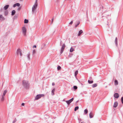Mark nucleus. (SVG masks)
Wrapping results in <instances>:
<instances>
[{
	"label": "nucleus",
	"mask_w": 123,
	"mask_h": 123,
	"mask_svg": "<svg viewBox=\"0 0 123 123\" xmlns=\"http://www.w3.org/2000/svg\"><path fill=\"white\" fill-rule=\"evenodd\" d=\"M37 0H36L35 3L32 7V12L33 14H35L36 13V9L37 6Z\"/></svg>",
	"instance_id": "1"
},
{
	"label": "nucleus",
	"mask_w": 123,
	"mask_h": 123,
	"mask_svg": "<svg viewBox=\"0 0 123 123\" xmlns=\"http://www.w3.org/2000/svg\"><path fill=\"white\" fill-rule=\"evenodd\" d=\"M23 86L26 88H27L29 86L28 82L27 81L24 80L23 81Z\"/></svg>",
	"instance_id": "2"
},
{
	"label": "nucleus",
	"mask_w": 123,
	"mask_h": 123,
	"mask_svg": "<svg viewBox=\"0 0 123 123\" xmlns=\"http://www.w3.org/2000/svg\"><path fill=\"white\" fill-rule=\"evenodd\" d=\"M44 96V95L43 94H38L37 95L35 99L36 100H38L40 99L41 97Z\"/></svg>",
	"instance_id": "3"
},
{
	"label": "nucleus",
	"mask_w": 123,
	"mask_h": 123,
	"mask_svg": "<svg viewBox=\"0 0 123 123\" xmlns=\"http://www.w3.org/2000/svg\"><path fill=\"white\" fill-rule=\"evenodd\" d=\"M17 55L21 56L22 55V51L20 49H18L17 51Z\"/></svg>",
	"instance_id": "4"
},
{
	"label": "nucleus",
	"mask_w": 123,
	"mask_h": 123,
	"mask_svg": "<svg viewBox=\"0 0 123 123\" xmlns=\"http://www.w3.org/2000/svg\"><path fill=\"white\" fill-rule=\"evenodd\" d=\"M22 31L24 35L25 36L26 35V28L25 27H22Z\"/></svg>",
	"instance_id": "5"
},
{
	"label": "nucleus",
	"mask_w": 123,
	"mask_h": 123,
	"mask_svg": "<svg viewBox=\"0 0 123 123\" xmlns=\"http://www.w3.org/2000/svg\"><path fill=\"white\" fill-rule=\"evenodd\" d=\"M74 99V98H72L71 99L68 100L66 101H65L66 102V103L68 105H69L73 101Z\"/></svg>",
	"instance_id": "6"
},
{
	"label": "nucleus",
	"mask_w": 123,
	"mask_h": 123,
	"mask_svg": "<svg viewBox=\"0 0 123 123\" xmlns=\"http://www.w3.org/2000/svg\"><path fill=\"white\" fill-rule=\"evenodd\" d=\"M65 47V44H64L62 45L61 49V53L62 54L63 51Z\"/></svg>",
	"instance_id": "7"
},
{
	"label": "nucleus",
	"mask_w": 123,
	"mask_h": 123,
	"mask_svg": "<svg viewBox=\"0 0 123 123\" xmlns=\"http://www.w3.org/2000/svg\"><path fill=\"white\" fill-rule=\"evenodd\" d=\"M36 53V49H33L32 52V55L33 57H34L35 56V55Z\"/></svg>",
	"instance_id": "8"
},
{
	"label": "nucleus",
	"mask_w": 123,
	"mask_h": 123,
	"mask_svg": "<svg viewBox=\"0 0 123 123\" xmlns=\"http://www.w3.org/2000/svg\"><path fill=\"white\" fill-rule=\"evenodd\" d=\"M119 96V95L118 93H116L114 95V97L115 98H118Z\"/></svg>",
	"instance_id": "9"
},
{
	"label": "nucleus",
	"mask_w": 123,
	"mask_h": 123,
	"mask_svg": "<svg viewBox=\"0 0 123 123\" xmlns=\"http://www.w3.org/2000/svg\"><path fill=\"white\" fill-rule=\"evenodd\" d=\"M115 43L116 44V45L117 47L118 46L117 44V38L116 37L115 38Z\"/></svg>",
	"instance_id": "10"
},
{
	"label": "nucleus",
	"mask_w": 123,
	"mask_h": 123,
	"mask_svg": "<svg viewBox=\"0 0 123 123\" xmlns=\"http://www.w3.org/2000/svg\"><path fill=\"white\" fill-rule=\"evenodd\" d=\"M20 4L18 3H17L16 4H15L13 5V7H14L16 6H20Z\"/></svg>",
	"instance_id": "11"
},
{
	"label": "nucleus",
	"mask_w": 123,
	"mask_h": 123,
	"mask_svg": "<svg viewBox=\"0 0 123 123\" xmlns=\"http://www.w3.org/2000/svg\"><path fill=\"white\" fill-rule=\"evenodd\" d=\"M5 19L4 18L2 15H0V20H4Z\"/></svg>",
	"instance_id": "12"
},
{
	"label": "nucleus",
	"mask_w": 123,
	"mask_h": 123,
	"mask_svg": "<svg viewBox=\"0 0 123 123\" xmlns=\"http://www.w3.org/2000/svg\"><path fill=\"white\" fill-rule=\"evenodd\" d=\"M118 105V103L117 102H115L114 104L113 105V107L115 108Z\"/></svg>",
	"instance_id": "13"
},
{
	"label": "nucleus",
	"mask_w": 123,
	"mask_h": 123,
	"mask_svg": "<svg viewBox=\"0 0 123 123\" xmlns=\"http://www.w3.org/2000/svg\"><path fill=\"white\" fill-rule=\"evenodd\" d=\"M83 31L82 30H80L79 31L78 34V36H80L81 34L83 33Z\"/></svg>",
	"instance_id": "14"
},
{
	"label": "nucleus",
	"mask_w": 123,
	"mask_h": 123,
	"mask_svg": "<svg viewBox=\"0 0 123 123\" xmlns=\"http://www.w3.org/2000/svg\"><path fill=\"white\" fill-rule=\"evenodd\" d=\"M90 117V118H92L93 117V113L91 112L89 114Z\"/></svg>",
	"instance_id": "15"
},
{
	"label": "nucleus",
	"mask_w": 123,
	"mask_h": 123,
	"mask_svg": "<svg viewBox=\"0 0 123 123\" xmlns=\"http://www.w3.org/2000/svg\"><path fill=\"white\" fill-rule=\"evenodd\" d=\"M9 6V5H7L5 6L4 7V9L5 10H6L8 9Z\"/></svg>",
	"instance_id": "16"
},
{
	"label": "nucleus",
	"mask_w": 123,
	"mask_h": 123,
	"mask_svg": "<svg viewBox=\"0 0 123 123\" xmlns=\"http://www.w3.org/2000/svg\"><path fill=\"white\" fill-rule=\"evenodd\" d=\"M55 90V89L54 88L51 91V94L53 95H54V92Z\"/></svg>",
	"instance_id": "17"
},
{
	"label": "nucleus",
	"mask_w": 123,
	"mask_h": 123,
	"mask_svg": "<svg viewBox=\"0 0 123 123\" xmlns=\"http://www.w3.org/2000/svg\"><path fill=\"white\" fill-rule=\"evenodd\" d=\"M97 86V85L95 83L93 84L92 86V87L93 88H94L95 87H96Z\"/></svg>",
	"instance_id": "18"
},
{
	"label": "nucleus",
	"mask_w": 123,
	"mask_h": 123,
	"mask_svg": "<svg viewBox=\"0 0 123 123\" xmlns=\"http://www.w3.org/2000/svg\"><path fill=\"white\" fill-rule=\"evenodd\" d=\"M15 12H16L15 10H13L12 12V15H13L15 14Z\"/></svg>",
	"instance_id": "19"
},
{
	"label": "nucleus",
	"mask_w": 123,
	"mask_h": 123,
	"mask_svg": "<svg viewBox=\"0 0 123 123\" xmlns=\"http://www.w3.org/2000/svg\"><path fill=\"white\" fill-rule=\"evenodd\" d=\"M6 92L7 90H5V91H4L3 93V94L2 95L5 96Z\"/></svg>",
	"instance_id": "20"
},
{
	"label": "nucleus",
	"mask_w": 123,
	"mask_h": 123,
	"mask_svg": "<svg viewBox=\"0 0 123 123\" xmlns=\"http://www.w3.org/2000/svg\"><path fill=\"white\" fill-rule=\"evenodd\" d=\"M88 82L89 84H92L93 83V80H88Z\"/></svg>",
	"instance_id": "21"
},
{
	"label": "nucleus",
	"mask_w": 123,
	"mask_h": 123,
	"mask_svg": "<svg viewBox=\"0 0 123 123\" xmlns=\"http://www.w3.org/2000/svg\"><path fill=\"white\" fill-rule=\"evenodd\" d=\"M88 112V111L87 109H85L84 111V113L85 114H86Z\"/></svg>",
	"instance_id": "22"
},
{
	"label": "nucleus",
	"mask_w": 123,
	"mask_h": 123,
	"mask_svg": "<svg viewBox=\"0 0 123 123\" xmlns=\"http://www.w3.org/2000/svg\"><path fill=\"white\" fill-rule=\"evenodd\" d=\"M28 20L26 19H25L24 20V23H28Z\"/></svg>",
	"instance_id": "23"
},
{
	"label": "nucleus",
	"mask_w": 123,
	"mask_h": 123,
	"mask_svg": "<svg viewBox=\"0 0 123 123\" xmlns=\"http://www.w3.org/2000/svg\"><path fill=\"white\" fill-rule=\"evenodd\" d=\"M78 70H77L76 71L75 73V76H76L78 74Z\"/></svg>",
	"instance_id": "24"
},
{
	"label": "nucleus",
	"mask_w": 123,
	"mask_h": 123,
	"mask_svg": "<svg viewBox=\"0 0 123 123\" xmlns=\"http://www.w3.org/2000/svg\"><path fill=\"white\" fill-rule=\"evenodd\" d=\"M74 51V49L72 47H71L70 49V52H72Z\"/></svg>",
	"instance_id": "25"
},
{
	"label": "nucleus",
	"mask_w": 123,
	"mask_h": 123,
	"mask_svg": "<svg viewBox=\"0 0 123 123\" xmlns=\"http://www.w3.org/2000/svg\"><path fill=\"white\" fill-rule=\"evenodd\" d=\"M4 96L2 95V98L1 99V100L2 101H3L4 100Z\"/></svg>",
	"instance_id": "26"
},
{
	"label": "nucleus",
	"mask_w": 123,
	"mask_h": 123,
	"mask_svg": "<svg viewBox=\"0 0 123 123\" xmlns=\"http://www.w3.org/2000/svg\"><path fill=\"white\" fill-rule=\"evenodd\" d=\"M79 109V107L78 106L76 107L74 109V111H76Z\"/></svg>",
	"instance_id": "27"
},
{
	"label": "nucleus",
	"mask_w": 123,
	"mask_h": 123,
	"mask_svg": "<svg viewBox=\"0 0 123 123\" xmlns=\"http://www.w3.org/2000/svg\"><path fill=\"white\" fill-rule=\"evenodd\" d=\"M77 24H76L75 25V27H77V26L79 25V24L80 23V22L79 21H78L77 22Z\"/></svg>",
	"instance_id": "28"
},
{
	"label": "nucleus",
	"mask_w": 123,
	"mask_h": 123,
	"mask_svg": "<svg viewBox=\"0 0 123 123\" xmlns=\"http://www.w3.org/2000/svg\"><path fill=\"white\" fill-rule=\"evenodd\" d=\"M8 14V12L7 11H6L5 12V14L6 15Z\"/></svg>",
	"instance_id": "29"
},
{
	"label": "nucleus",
	"mask_w": 123,
	"mask_h": 123,
	"mask_svg": "<svg viewBox=\"0 0 123 123\" xmlns=\"http://www.w3.org/2000/svg\"><path fill=\"white\" fill-rule=\"evenodd\" d=\"M114 82L116 84V85L118 84V82L117 80H115L114 81Z\"/></svg>",
	"instance_id": "30"
},
{
	"label": "nucleus",
	"mask_w": 123,
	"mask_h": 123,
	"mask_svg": "<svg viewBox=\"0 0 123 123\" xmlns=\"http://www.w3.org/2000/svg\"><path fill=\"white\" fill-rule=\"evenodd\" d=\"M61 67L60 66H58L57 68V69L58 70H60L61 69Z\"/></svg>",
	"instance_id": "31"
},
{
	"label": "nucleus",
	"mask_w": 123,
	"mask_h": 123,
	"mask_svg": "<svg viewBox=\"0 0 123 123\" xmlns=\"http://www.w3.org/2000/svg\"><path fill=\"white\" fill-rule=\"evenodd\" d=\"M121 100L122 103L123 104V97H121Z\"/></svg>",
	"instance_id": "32"
},
{
	"label": "nucleus",
	"mask_w": 123,
	"mask_h": 123,
	"mask_svg": "<svg viewBox=\"0 0 123 123\" xmlns=\"http://www.w3.org/2000/svg\"><path fill=\"white\" fill-rule=\"evenodd\" d=\"M73 87L74 89L75 90L77 88V87L76 86H74Z\"/></svg>",
	"instance_id": "33"
},
{
	"label": "nucleus",
	"mask_w": 123,
	"mask_h": 123,
	"mask_svg": "<svg viewBox=\"0 0 123 123\" xmlns=\"http://www.w3.org/2000/svg\"><path fill=\"white\" fill-rule=\"evenodd\" d=\"M21 7H19L18 9V10H19V11L21 9Z\"/></svg>",
	"instance_id": "34"
},
{
	"label": "nucleus",
	"mask_w": 123,
	"mask_h": 123,
	"mask_svg": "<svg viewBox=\"0 0 123 123\" xmlns=\"http://www.w3.org/2000/svg\"><path fill=\"white\" fill-rule=\"evenodd\" d=\"M54 18H53L52 19V20H51V23H52L53 22V21L54 20Z\"/></svg>",
	"instance_id": "35"
},
{
	"label": "nucleus",
	"mask_w": 123,
	"mask_h": 123,
	"mask_svg": "<svg viewBox=\"0 0 123 123\" xmlns=\"http://www.w3.org/2000/svg\"><path fill=\"white\" fill-rule=\"evenodd\" d=\"M73 23V21H71L69 23V24L71 25Z\"/></svg>",
	"instance_id": "36"
},
{
	"label": "nucleus",
	"mask_w": 123,
	"mask_h": 123,
	"mask_svg": "<svg viewBox=\"0 0 123 123\" xmlns=\"http://www.w3.org/2000/svg\"><path fill=\"white\" fill-rule=\"evenodd\" d=\"M37 46H36L35 45H34L32 47L33 48H36Z\"/></svg>",
	"instance_id": "37"
},
{
	"label": "nucleus",
	"mask_w": 123,
	"mask_h": 123,
	"mask_svg": "<svg viewBox=\"0 0 123 123\" xmlns=\"http://www.w3.org/2000/svg\"><path fill=\"white\" fill-rule=\"evenodd\" d=\"M30 54H29L28 55V57L29 58V60L30 59Z\"/></svg>",
	"instance_id": "38"
},
{
	"label": "nucleus",
	"mask_w": 123,
	"mask_h": 123,
	"mask_svg": "<svg viewBox=\"0 0 123 123\" xmlns=\"http://www.w3.org/2000/svg\"><path fill=\"white\" fill-rule=\"evenodd\" d=\"M24 105H25V103H22L21 104V105L22 106H24Z\"/></svg>",
	"instance_id": "39"
},
{
	"label": "nucleus",
	"mask_w": 123,
	"mask_h": 123,
	"mask_svg": "<svg viewBox=\"0 0 123 123\" xmlns=\"http://www.w3.org/2000/svg\"><path fill=\"white\" fill-rule=\"evenodd\" d=\"M52 86H54L55 85V84L54 82H53L52 83Z\"/></svg>",
	"instance_id": "40"
},
{
	"label": "nucleus",
	"mask_w": 123,
	"mask_h": 123,
	"mask_svg": "<svg viewBox=\"0 0 123 123\" xmlns=\"http://www.w3.org/2000/svg\"><path fill=\"white\" fill-rule=\"evenodd\" d=\"M89 79L90 80H91V79H92V77H90V78H89Z\"/></svg>",
	"instance_id": "41"
},
{
	"label": "nucleus",
	"mask_w": 123,
	"mask_h": 123,
	"mask_svg": "<svg viewBox=\"0 0 123 123\" xmlns=\"http://www.w3.org/2000/svg\"><path fill=\"white\" fill-rule=\"evenodd\" d=\"M62 41H61V43H60V45H61V43Z\"/></svg>",
	"instance_id": "42"
},
{
	"label": "nucleus",
	"mask_w": 123,
	"mask_h": 123,
	"mask_svg": "<svg viewBox=\"0 0 123 123\" xmlns=\"http://www.w3.org/2000/svg\"><path fill=\"white\" fill-rule=\"evenodd\" d=\"M63 101H65L64 100H63Z\"/></svg>",
	"instance_id": "43"
},
{
	"label": "nucleus",
	"mask_w": 123,
	"mask_h": 123,
	"mask_svg": "<svg viewBox=\"0 0 123 123\" xmlns=\"http://www.w3.org/2000/svg\"><path fill=\"white\" fill-rule=\"evenodd\" d=\"M20 0V1H22V0Z\"/></svg>",
	"instance_id": "44"
},
{
	"label": "nucleus",
	"mask_w": 123,
	"mask_h": 123,
	"mask_svg": "<svg viewBox=\"0 0 123 123\" xmlns=\"http://www.w3.org/2000/svg\"><path fill=\"white\" fill-rule=\"evenodd\" d=\"M80 120H81V119H80ZM80 121H81V120H80Z\"/></svg>",
	"instance_id": "45"
},
{
	"label": "nucleus",
	"mask_w": 123,
	"mask_h": 123,
	"mask_svg": "<svg viewBox=\"0 0 123 123\" xmlns=\"http://www.w3.org/2000/svg\"><path fill=\"white\" fill-rule=\"evenodd\" d=\"M80 120H81V119H80ZM80 121H81V120H80Z\"/></svg>",
	"instance_id": "46"
}]
</instances>
